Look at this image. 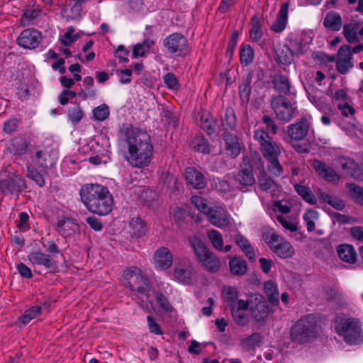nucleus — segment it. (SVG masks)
<instances>
[{
    "mask_svg": "<svg viewBox=\"0 0 363 363\" xmlns=\"http://www.w3.org/2000/svg\"><path fill=\"white\" fill-rule=\"evenodd\" d=\"M80 201L91 213L106 216L112 211L113 197L108 188L97 183L83 184L79 189Z\"/></svg>",
    "mask_w": 363,
    "mask_h": 363,
    "instance_id": "f257e3e1",
    "label": "nucleus"
},
{
    "mask_svg": "<svg viewBox=\"0 0 363 363\" xmlns=\"http://www.w3.org/2000/svg\"><path fill=\"white\" fill-rule=\"evenodd\" d=\"M55 163V159L45 150H37L31 156V162L26 164V177L33 181L39 187L45 184V177L48 169Z\"/></svg>",
    "mask_w": 363,
    "mask_h": 363,
    "instance_id": "f03ea898",
    "label": "nucleus"
},
{
    "mask_svg": "<svg viewBox=\"0 0 363 363\" xmlns=\"http://www.w3.org/2000/svg\"><path fill=\"white\" fill-rule=\"evenodd\" d=\"M334 328L347 344L356 345L363 341L362 324L358 318L344 313L337 314L334 319Z\"/></svg>",
    "mask_w": 363,
    "mask_h": 363,
    "instance_id": "7ed1b4c3",
    "label": "nucleus"
},
{
    "mask_svg": "<svg viewBox=\"0 0 363 363\" xmlns=\"http://www.w3.org/2000/svg\"><path fill=\"white\" fill-rule=\"evenodd\" d=\"M320 330L316 318L313 314L298 320L291 328L290 337L293 342L303 344L315 339Z\"/></svg>",
    "mask_w": 363,
    "mask_h": 363,
    "instance_id": "20e7f679",
    "label": "nucleus"
},
{
    "mask_svg": "<svg viewBox=\"0 0 363 363\" xmlns=\"http://www.w3.org/2000/svg\"><path fill=\"white\" fill-rule=\"evenodd\" d=\"M189 242L198 262L205 269L211 273L219 271L221 267L220 259L208 248L206 244L199 238L196 236L190 237Z\"/></svg>",
    "mask_w": 363,
    "mask_h": 363,
    "instance_id": "39448f33",
    "label": "nucleus"
},
{
    "mask_svg": "<svg viewBox=\"0 0 363 363\" xmlns=\"http://www.w3.org/2000/svg\"><path fill=\"white\" fill-rule=\"evenodd\" d=\"M138 139L140 146L128 149V161L133 166L143 167L147 166L151 160L152 155V146L149 135H142Z\"/></svg>",
    "mask_w": 363,
    "mask_h": 363,
    "instance_id": "423d86ee",
    "label": "nucleus"
},
{
    "mask_svg": "<svg viewBox=\"0 0 363 363\" xmlns=\"http://www.w3.org/2000/svg\"><path fill=\"white\" fill-rule=\"evenodd\" d=\"M263 239L271 250L280 258H289L295 254L291 244L273 230L264 233Z\"/></svg>",
    "mask_w": 363,
    "mask_h": 363,
    "instance_id": "0eeeda50",
    "label": "nucleus"
},
{
    "mask_svg": "<svg viewBox=\"0 0 363 363\" xmlns=\"http://www.w3.org/2000/svg\"><path fill=\"white\" fill-rule=\"evenodd\" d=\"M253 138L258 143L259 150L265 159L280 156L281 149L279 146L273 140L267 131L262 129L257 130L254 133Z\"/></svg>",
    "mask_w": 363,
    "mask_h": 363,
    "instance_id": "6e6552de",
    "label": "nucleus"
},
{
    "mask_svg": "<svg viewBox=\"0 0 363 363\" xmlns=\"http://www.w3.org/2000/svg\"><path fill=\"white\" fill-rule=\"evenodd\" d=\"M271 106L278 119L289 122L294 115L296 108L284 96H273L271 98Z\"/></svg>",
    "mask_w": 363,
    "mask_h": 363,
    "instance_id": "1a4fd4ad",
    "label": "nucleus"
},
{
    "mask_svg": "<svg viewBox=\"0 0 363 363\" xmlns=\"http://www.w3.org/2000/svg\"><path fill=\"white\" fill-rule=\"evenodd\" d=\"M27 187L26 179L16 172L9 173L6 178L0 179V191L4 195L8 194L18 195Z\"/></svg>",
    "mask_w": 363,
    "mask_h": 363,
    "instance_id": "9d476101",
    "label": "nucleus"
},
{
    "mask_svg": "<svg viewBox=\"0 0 363 363\" xmlns=\"http://www.w3.org/2000/svg\"><path fill=\"white\" fill-rule=\"evenodd\" d=\"M164 47L169 53L183 57L189 52L187 39L179 33H174L166 37L163 41Z\"/></svg>",
    "mask_w": 363,
    "mask_h": 363,
    "instance_id": "9b49d317",
    "label": "nucleus"
},
{
    "mask_svg": "<svg viewBox=\"0 0 363 363\" xmlns=\"http://www.w3.org/2000/svg\"><path fill=\"white\" fill-rule=\"evenodd\" d=\"M149 135L145 131L133 126L131 124H123L120 128L119 138L126 143L128 149H133L134 147L140 146L138 140L142 135Z\"/></svg>",
    "mask_w": 363,
    "mask_h": 363,
    "instance_id": "f8f14e48",
    "label": "nucleus"
},
{
    "mask_svg": "<svg viewBox=\"0 0 363 363\" xmlns=\"http://www.w3.org/2000/svg\"><path fill=\"white\" fill-rule=\"evenodd\" d=\"M42 39L40 31L35 28H26L17 38L16 43L23 48L33 50L38 47Z\"/></svg>",
    "mask_w": 363,
    "mask_h": 363,
    "instance_id": "ddd939ff",
    "label": "nucleus"
},
{
    "mask_svg": "<svg viewBox=\"0 0 363 363\" xmlns=\"http://www.w3.org/2000/svg\"><path fill=\"white\" fill-rule=\"evenodd\" d=\"M270 307L264 298L259 294L251 295L250 311L256 322H263L270 313Z\"/></svg>",
    "mask_w": 363,
    "mask_h": 363,
    "instance_id": "4468645a",
    "label": "nucleus"
},
{
    "mask_svg": "<svg viewBox=\"0 0 363 363\" xmlns=\"http://www.w3.org/2000/svg\"><path fill=\"white\" fill-rule=\"evenodd\" d=\"M351 48L348 45L341 46L337 54L336 69L341 74H346L354 67Z\"/></svg>",
    "mask_w": 363,
    "mask_h": 363,
    "instance_id": "2eb2a0df",
    "label": "nucleus"
},
{
    "mask_svg": "<svg viewBox=\"0 0 363 363\" xmlns=\"http://www.w3.org/2000/svg\"><path fill=\"white\" fill-rule=\"evenodd\" d=\"M173 262V255L167 247H160L154 254L153 264L159 270H166L171 267Z\"/></svg>",
    "mask_w": 363,
    "mask_h": 363,
    "instance_id": "dca6fc26",
    "label": "nucleus"
},
{
    "mask_svg": "<svg viewBox=\"0 0 363 363\" xmlns=\"http://www.w3.org/2000/svg\"><path fill=\"white\" fill-rule=\"evenodd\" d=\"M209 222L218 227L223 228L229 225L230 218L226 211L219 206L211 207L206 214Z\"/></svg>",
    "mask_w": 363,
    "mask_h": 363,
    "instance_id": "f3484780",
    "label": "nucleus"
},
{
    "mask_svg": "<svg viewBox=\"0 0 363 363\" xmlns=\"http://www.w3.org/2000/svg\"><path fill=\"white\" fill-rule=\"evenodd\" d=\"M28 261L33 265L44 267L46 269L53 270L56 268V262L49 254L44 253L40 250L30 252L28 255Z\"/></svg>",
    "mask_w": 363,
    "mask_h": 363,
    "instance_id": "a211bd4d",
    "label": "nucleus"
},
{
    "mask_svg": "<svg viewBox=\"0 0 363 363\" xmlns=\"http://www.w3.org/2000/svg\"><path fill=\"white\" fill-rule=\"evenodd\" d=\"M184 177L189 185L196 189H201L206 186L204 175L194 167H187L184 171Z\"/></svg>",
    "mask_w": 363,
    "mask_h": 363,
    "instance_id": "6ab92c4d",
    "label": "nucleus"
},
{
    "mask_svg": "<svg viewBox=\"0 0 363 363\" xmlns=\"http://www.w3.org/2000/svg\"><path fill=\"white\" fill-rule=\"evenodd\" d=\"M289 7V3L288 1L281 4L276 19L270 26L271 30L274 33H280L286 28L288 23Z\"/></svg>",
    "mask_w": 363,
    "mask_h": 363,
    "instance_id": "aec40b11",
    "label": "nucleus"
},
{
    "mask_svg": "<svg viewBox=\"0 0 363 363\" xmlns=\"http://www.w3.org/2000/svg\"><path fill=\"white\" fill-rule=\"evenodd\" d=\"M225 141L226 154L231 158L237 157L240 153V143L238 136L229 132H225L223 135Z\"/></svg>",
    "mask_w": 363,
    "mask_h": 363,
    "instance_id": "412c9836",
    "label": "nucleus"
},
{
    "mask_svg": "<svg viewBox=\"0 0 363 363\" xmlns=\"http://www.w3.org/2000/svg\"><path fill=\"white\" fill-rule=\"evenodd\" d=\"M313 167L318 173V174L328 182H338L340 176L330 166L326 164L323 161L315 160L313 161Z\"/></svg>",
    "mask_w": 363,
    "mask_h": 363,
    "instance_id": "4be33fe9",
    "label": "nucleus"
},
{
    "mask_svg": "<svg viewBox=\"0 0 363 363\" xmlns=\"http://www.w3.org/2000/svg\"><path fill=\"white\" fill-rule=\"evenodd\" d=\"M235 180L238 185L237 187L242 191H246L245 189L247 186H251L255 183L252 169H240Z\"/></svg>",
    "mask_w": 363,
    "mask_h": 363,
    "instance_id": "5701e85b",
    "label": "nucleus"
},
{
    "mask_svg": "<svg viewBox=\"0 0 363 363\" xmlns=\"http://www.w3.org/2000/svg\"><path fill=\"white\" fill-rule=\"evenodd\" d=\"M308 128L307 121L302 120L298 123L289 125L288 134L292 140H301L307 135Z\"/></svg>",
    "mask_w": 363,
    "mask_h": 363,
    "instance_id": "b1692460",
    "label": "nucleus"
},
{
    "mask_svg": "<svg viewBox=\"0 0 363 363\" xmlns=\"http://www.w3.org/2000/svg\"><path fill=\"white\" fill-rule=\"evenodd\" d=\"M193 275V267L190 263L179 264L174 268V276L184 284H189Z\"/></svg>",
    "mask_w": 363,
    "mask_h": 363,
    "instance_id": "393cba45",
    "label": "nucleus"
},
{
    "mask_svg": "<svg viewBox=\"0 0 363 363\" xmlns=\"http://www.w3.org/2000/svg\"><path fill=\"white\" fill-rule=\"evenodd\" d=\"M323 24L324 27L332 31H339L342 26V17L335 11H330L326 13Z\"/></svg>",
    "mask_w": 363,
    "mask_h": 363,
    "instance_id": "a878e982",
    "label": "nucleus"
},
{
    "mask_svg": "<svg viewBox=\"0 0 363 363\" xmlns=\"http://www.w3.org/2000/svg\"><path fill=\"white\" fill-rule=\"evenodd\" d=\"M251 28L249 31L250 39L252 42L259 43L263 37L262 20L255 15L251 19Z\"/></svg>",
    "mask_w": 363,
    "mask_h": 363,
    "instance_id": "bb28decb",
    "label": "nucleus"
},
{
    "mask_svg": "<svg viewBox=\"0 0 363 363\" xmlns=\"http://www.w3.org/2000/svg\"><path fill=\"white\" fill-rule=\"evenodd\" d=\"M235 240L248 259L251 262H255L256 259V252L249 240L241 234L236 235Z\"/></svg>",
    "mask_w": 363,
    "mask_h": 363,
    "instance_id": "cd10ccee",
    "label": "nucleus"
},
{
    "mask_svg": "<svg viewBox=\"0 0 363 363\" xmlns=\"http://www.w3.org/2000/svg\"><path fill=\"white\" fill-rule=\"evenodd\" d=\"M274 89L279 95L287 96L290 94L291 84L288 77L282 74L276 75L272 80Z\"/></svg>",
    "mask_w": 363,
    "mask_h": 363,
    "instance_id": "c85d7f7f",
    "label": "nucleus"
},
{
    "mask_svg": "<svg viewBox=\"0 0 363 363\" xmlns=\"http://www.w3.org/2000/svg\"><path fill=\"white\" fill-rule=\"evenodd\" d=\"M252 77L253 72L251 71L245 78L242 79V83L239 86V94L242 103L247 104L250 101Z\"/></svg>",
    "mask_w": 363,
    "mask_h": 363,
    "instance_id": "c756f323",
    "label": "nucleus"
},
{
    "mask_svg": "<svg viewBox=\"0 0 363 363\" xmlns=\"http://www.w3.org/2000/svg\"><path fill=\"white\" fill-rule=\"evenodd\" d=\"M147 231L146 223L140 218H133L129 222V232L133 237L141 238Z\"/></svg>",
    "mask_w": 363,
    "mask_h": 363,
    "instance_id": "7c9ffc66",
    "label": "nucleus"
},
{
    "mask_svg": "<svg viewBox=\"0 0 363 363\" xmlns=\"http://www.w3.org/2000/svg\"><path fill=\"white\" fill-rule=\"evenodd\" d=\"M316 194L318 195L319 199L327 203L328 205L333 206L336 210L341 211L345 207V202L337 196L325 193L320 189H318L316 191Z\"/></svg>",
    "mask_w": 363,
    "mask_h": 363,
    "instance_id": "2f4dec72",
    "label": "nucleus"
},
{
    "mask_svg": "<svg viewBox=\"0 0 363 363\" xmlns=\"http://www.w3.org/2000/svg\"><path fill=\"white\" fill-rule=\"evenodd\" d=\"M339 257L344 262L354 263L357 260V254L354 247L347 244L340 245L337 247Z\"/></svg>",
    "mask_w": 363,
    "mask_h": 363,
    "instance_id": "473e14b6",
    "label": "nucleus"
},
{
    "mask_svg": "<svg viewBox=\"0 0 363 363\" xmlns=\"http://www.w3.org/2000/svg\"><path fill=\"white\" fill-rule=\"evenodd\" d=\"M229 267L233 274L242 276L247 271V264L241 257H234L229 262Z\"/></svg>",
    "mask_w": 363,
    "mask_h": 363,
    "instance_id": "72a5a7b5",
    "label": "nucleus"
},
{
    "mask_svg": "<svg viewBox=\"0 0 363 363\" xmlns=\"http://www.w3.org/2000/svg\"><path fill=\"white\" fill-rule=\"evenodd\" d=\"M40 13L41 10L39 9H25L20 20L21 26L26 27L35 24L36 19L40 17Z\"/></svg>",
    "mask_w": 363,
    "mask_h": 363,
    "instance_id": "f704fd0d",
    "label": "nucleus"
},
{
    "mask_svg": "<svg viewBox=\"0 0 363 363\" xmlns=\"http://www.w3.org/2000/svg\"><path fill=\"white\" fill-rule=\"evenodd\" d=\"M342 34L350 43L359 42L358 23L354 22L345 24L343 26Z\"/></svg>",
    "mask_w": 363,
    "mask_h": 363,
    "instance_id": "c9c22d12",
    "label": "nucleus"
},
{
    "mask_svg": "<svg viewBox=\"0 0 363 363\" xmlns=\"http://www.w3.org/2000/svg\"><path fill=\"white\" fill-rule=\"evenodd\" d=\"M222 125L225 132L234 130L237 126V118L233 108L228 107L225 110V116L222 120Z\"/></svg>",
    "mask_w": 363,
    "mask_h": 363,
    "instance_id": "e433bc0d",
    "label": "nucleus"
},
{
    "mask_svg": "<svg viewBox=\"0 0 363 363\" xmlns=\"http://www.w3.org/2000/svg\"><path fill=\"white\" fill-rule=\"evenodd\" d=\"M28 148V143L23 138H14L9 147V150L14 155L21 156L24 155Z\"/></svg>",
    "mask_w": 363,
    "mask_h": 363,
    "instance_id": "4c0bfd02",
    "label": "nucleus"
},
{
    "mask_svg": "<svg viewBox=\"0 0 363 363\" xmlns=\"http://www.w3.org/2000/svg\"><path fill=\"white\" fill-rule=\"evenodd\" d=\"M254 50L248 44H242L240 49V61L243 67L250 65L254 60Z\"/></svg>",
    "mask_w": 363,
    "mask_h": 363,
    "instance_id": "58836bf2",
    "label": "nucleus"
},
{
    "mask_svg": "<svg viewBox=\"0 0 363 363\" xmlns=\"http://www.w3.org/2000/svg\"><path fill=\"white\" fill-rule=\"evenodd\" d=\"M294 189L298 194L307 203L315 205L317 203V199L311 189L306 186L296 184Z\"/></svg>",
    "mask_w": 363,
    "mask_h": 363,
    "instance_id": "ea45409f",
    "label": "nucleus"
},
{
    "mask_svg": "<svg viewBox=\"0 0 363 363\" xmlns=\"http://www.w3.org/2000/svg\"><path fill=\"white\" fill-rule=\"evenodd\" d=\"M41 313V306H34L26 309L24 311L23 314L18 318V320L19 323H21L23 325H26L30 322V320H32Z\"/></svg>",
    "mask_w": 363,
    "mask_h": 363,
    "instance_id": "a19ab883",
    "label": "nucleus"
},
{
    "mask_svg": "<svg viewBox=\"0 0 363 363\" xmlns=\"http://www.w3.org/2000/svg\"><path fill=\"white\" fill-rule=\"evenodd\" d=\"M258 186L264 191L275 190L277 183L266 173L264 170H262L258 177Z\"/></svg>",
    "mask_w": 363,
    "mask_h": 363,
    "instance_id": "79ce46f5",
    "label": "nucleus"
},
{
    "mask_svg": "<svg viewBox=\"0 0 363 363\" xmlns=\"http://www.w3.org/2000/svg\"><path fill=\"white\" fill-rule=\"evenodd\" d=\"M264 292L269 301L273 305L279 303V292L277 285L272 281H268L264 284Z\"/></svg>",
    "mask_w": 363,
    "mask_h": 363,
    "instance_id": "37998d69",
    "label": "nucleus"
},
{
    "mask_svg": "<svg viewBox=\"0 0 363 363\" xmlns=\"http://www.w3.org/2000/svg\"><path fill=\"white\" fill-rule=\"evenodd\" d=\"M200 126L209 135L215 133L216 122L208 113H203L201 116Z\"/></svg>",
    "mask_w": 363,
    "mask_h": 363,
    "instance_id": "c03bdc74",
    "label": "nucleus"
},
{
    "mask_svg": "<svg viewBox=\"0 0 363 363\" xmlns=\"http://www.w3.org/2000/svg\"><path fill=\"white\" fill-rule=\"evenodd\" d=\"M350 197L357 203L363 205V188L354 183L346 184Z\"/></svg>",
    "mask_w": 363,
    "mask_h": 363,
    "instance_id": "a18cd8bd",
    "label": "nucleus"
},
{
    "mask_svg": "<svg viewBox=\"0 0 363 363\" xmlns=\"http://www.w3.org/2000/svg\"><path fill=\"white\" fill-rule=\"evenodd\" d=\"M261 340V336L257 333H254L251 335L240 340V345L246 350L250 351L255 349Z\"/></svg>",
    "mask_w": 363,
    "mask_h": 363,
    "instance_id": "49530a36",
    "label": "nucleus"
},
{
    "mask_svg": "<svg viewBox=\"0 0 363 363\" xmlns=\"http://www.w3.org/2000/svg\"><path fill=\"white\" fill-rule=\"evenodd\" d=\"M268 162L267 169L274 177H280L283 174V167L281 164L279 157H273L266 159Z\"/></svg>",
    "mask_w": 363,
    "mask_h": 363,
    "instance_id": "de8ad7c7",
    "label": "nucleus"
},
{
    "mask_svg": "<svg viewBox=\"0 0 363 363\" xmlns=\"http://www.w3.org/2000/svg\"><path fill=\"white\" fill-rule=\"evenodd\" d=\"M319 213L313 209H308L303 214V218L306 223L307 230L312 232L315 230V221L318 219Z\"/></svg>",
    "mask_w": 363,
    "mask_h": 363,
    "instance_id": "09e8293b",
    "label": "nucleus"
},
{
    "mask_svg": "<svg viewBox=\"0 0 363 363\" xmlns=\"http://www.w3.org/2000/svg\"><path fill=\"white\" fill-rule=\"evenodd\" d=\"M190 202L192 206L197 208L198 211L205 215L211 208V207L208 205L207 200L198 195L192 196L190 198Z\"/></svg>",
    "mask_w": 363,
    "mask_h": 363,
    "instance_id": "8fccbe9b",
    "label": "nucleus"
},
{
    "mask_svg": "<svg viewBox=\"0 0 363 363\" xmlns=\"http://www.w3.org/2000/svg\"><path fill=\"white\" fill-rule=\"evenodd\" d=\"M208 238L214 248L222 251L223 247V240L221 234L216 230H210L208 232Z\"/></svg>",
    "mask_w": 363,
    "mask_h": 363,
    "instance_id": "3c124183",
    "label": "nucleus"
},
{
    "mask_svg": "<svg viewBox=\"0 0 363 363\" xmlns=\"http://www.w3.org/2000/svg\"><path fill=\"white\" fill-rule=\"evenodd\" d=\"M230 310L233 320L237 325L245 326L249 323V318L244 311L235 309V306H232Z\"/></svg>",
    "mask_w": 363,
    "mask_h": 363,
    "instance_id": "603ef678",
    "label": "nucleus"
},
{
    "mask_svg": "<svg viewBox=\"0 0 363 363\" xmlns=\"http://www.w3.org/2000/svg\"><path fill=\"white\" fill-rule=\"evenodd\" d=\"M74 225L72 221L68 218H64L57 222V231L63 236H67L71 233L70 230L74 231L72 227Z\"/></svg>",
    "mask_w": 363,
    "mask_h": 363,
    "instance_id": "864d4df0",
    "label": "nucleus"
},
{
    "mask_svg": "<svg viewBox=\"0 0 363 363\" xmlns=\"http://www.w3.org/2000/svg\"><path fill=\"white\" fill-rule=\"evenodd\" d=\"M194 144L197 151L204 154L210 152V144L203 135L196 136L194 140Z\"/></svg>",
    "mask_w": 363,
    "mask_h": 363,
    "instance_id": "5fc2aeb1",
    "label": "nucleus"
},
{
    "mask_svg": "<svg viewBox=\"0 0 363 363\" xmlns=\"http://www.w3.org/2000/svg\"><path fill=\"white\" fill-rule=\"evenodd\" d=\"M110 111L108 105L104 104L93 109V116L95 120L105 121L109 116Z\"/></svg>",
    "mask_w": 363,
    "mask_h": 363,
    "instance_id": "6e6d98bb",
    "label": "nucleus"
},
{
    "mask_svg": "<svg viewBox=\"0 0 363 363\" xmlns=\"http://www.w3.org/2000/svg\"><path fill=\"white\" fill-rule=\"evenodd\" d=\"M294 55L286 45H284L281 52L278 54L279 62L284 65L291 64L294 60Z\"/></svg>",
    "mask_w": 363,
    "mask_h": 363,
    "instance_id": "4d7b16f0",
    "label": "nucleus"
},
{
    "mask_svg": "<svg viewBox=\"0 0 363 363\" xmlns=\"http://www.w3.org/2000/svg\"><path fill=\"white\" fill-rule=\"evenodd\" d=\"M225 301L229 303L230 309L235 306V302L238 297V293L235 288L228 286L223 290Z\"/></svg>",
    "mask_w": 363,
    "mask_h": 363,
    "instance_id": "13d9d810",
    "label": "nucleus"
},
{
    "mask_svg": "<svg viewBox=\"0 0 363 363\" xmlns=\"http://www.w3.org/2000/svg\"><path fill=\"white\" fill-rule=\"evenodd\" d=\"M154 296L157 303L165 311L171 312L173 310L172 306L169 302L167 298L160 291H154Z\"/></svg>",
    "mask_w": 363,
    "mask_h": 363,
    "instance_id": "bf43d9fd",
    "label": "nucleus"
},
{
    "mask_svg": "<svg viewBox=\"0 0 363 363\" xmlns=\"http://www.w3.org/2000/svg\"><path fill=\"white\" fill-rule=\"evenodd\" d=\"M69 118L72 123H79L84 116V113L79 104L74 108H69L68 111Z\"/></svg>",
    "mask_w": 363,
    "mask_h": 363,
    "instance_id": "052dcab7",
    "label": "nucleus"
},
{
    "mask_svg": "<svg viewBox=\"0 0 363 363\" xmlns=\"http://www.w3.org/2000/svg\"><path fill=\"white\" fill-rule=\"evenodd\" d=\"M20 123V120L16 118H12L6 121L3 125V132L6 134H11L16 132Z\"/></svg>",
    "mask_w": 363,
    "mask_h": 363,
    "instance_id": "680f3d73",
    "label": "nucleus"
},
{
    "mask_svg": "<svg viewBox=\"0 0 363 363\" xmlns=\"http://www.w3.org/2000/svg\"><path fill=\"white\" fill-rule=\"evenodd\" d=\"M123 277L125 279H130L135 277L136 280H145L142 271L137 267L128 268L123 272Z\"/></svg>",
    "mask_w": 363,
    "mask_h": 363,
    "instance_id": "e2e57ef3",
    "label": "nucleus"
},
{
    "mask_svg": "<svg viewBox=\"0 0 363 363\" xmlns=\"http://www.w3.org/2000/svg\"><path fill=\"white\" fill-rule=\"evenodd\" d=\"M286 45L295 56L298 57L304 53V48L306 46L303 45L298 40H292Z\"/></svg>",
    "mask_w": 363,
    "mask_h": 363,
    "instance_id": "0e129e2a",
    "label": "nucleus"
},
{
    "mask_svg": "<svg viewBox=\"0 0 363 363\" xmlns=\"http://www.w3.org/2000/svg\"><path fill=\"white\" fill-rule=\"evenodd\" d=\"M74 29L73 27L67 28L66 33L60 38V41L64 46H69L77 40L74 35Z\"/></svg>",
    "mask_w": 363,
    "mask_h": 363,
    "instance_id": "69168bd1",
    "label": "nucleus"
},
{
    "mask_svg": "<svg viewBox=\"0 0 363 363\" xmlns=\"http://www.w3.org/2000/svg\"><path fill=\"white\" fill-rule=\"evenodd\" d=\"M277 220L284 228L291 232H296L298 230L296 223L284 217L282 215L276 216Z\"/></svg>",
    "mask_w": 363,
    "mask_h": 363,
    "instance_id": "338daca9",
    "label": "nucleus"
},
{
    "mask_svg": "<svg viewBox=\"0 0 363 363\" xmlns=\"http://www.w3.org/2000/svg\"><path fill=\"white\" fill-rule=\"evenodd\" d=\"M164 82L166 84V86L172 89H177L179 86L178 80L176 77V76L171 73L168 72L167 73L164 77Z\"/></svg>",
    "mask_w": 363,
    "mask_h": 363,
    "instance_id": "774afa93",
    "label": "nucleus"
}]
</instances>
